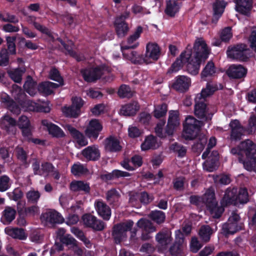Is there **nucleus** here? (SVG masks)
I'll return each mask as SVG.
<instances>
[{
	"label": "nucleus",
	"mask_w": 256,
	"mask_h": 256,
	"mask_svg": "<svg viewBox=\"0 0 256 256\" xmlns=\"http://www.w3.org/2000/svg\"><path fill=\"white\" fill-rule=\"evenodd\" d=\"M210 53V48L204 39L198 38L194 44V52L190 48H187L172 64L170 70L172 72H176L186 65L188 73L196 75L199 72L200 64L208 58Z\"/></svg>",
	"instance_id": "nucleus-1"
},
{
	"label": "nucleus",
	"mask_w": 256,
	"mask_h": 256,
	"mask_svg": "<svg viewBox=\"0 0 256 256\" xmlns=\"http://www.w3.org/2000/svg\"><path fill=\"white\" fill-rule=\"evenodd\" d=\"M233 154H238L239 161L248 170L256 172V145L247 140L240 143L238 148L231 150Z\"/></svg>",
	"instance_id": "nucleus-2"
},
{
	"label": "nucleus",
	"mask_w": 256,
	"mask_h": 256,
	"mask_svg": "<svg viewBox=\"0 0 256 256\" xmlns=\"http://www.w3.org/2000/svg\"><path fill=\"white\" fill-rule=\"evenodd\" d=\"M218 88L213 84L208 82L206 88L198 94L195 98V114L200 118L205 120L212 118V114L209 112L205 104L206 98L212 95Z\"/></svg>",
	"instance_id": "nucleus-3"
},
{
	"label": "nucleus",
	"mask_w": 256,
	"mask_h": 256,
	"mask_svg": "<svg viewBox=\"0 0 256 256\" xmlns=\"http://www.w3.org/2000/svg\"><path fill=\"white\" fill-rule=\"evenodd\" d=\"M190 202L196 206H200L202 204H206L211 216L214 218H220L224 210L222 206H218L214 198V190L212 188L206 190L202 198L196 196H191Z\"/></svg>",
	"instance_id": "nucleus-4"
},
{
	"label": "nucleus",
	"mask_w": 256,
	"mask_h": 256,
	"mask_svg": "<svg viewBox=\"0 0 256 256\" xmlns=\"http://www.w3.org/2000/svg\"><path fill=\"white\" fill-rule=\"evenodd\" d=\"M248 200L247 190L245 188L240 189L238 194L236 188H228L225 192L224 195L221 200L222 207L229 204L238 206L239 204L246 203Z\"/></svg>",
	"instance_id": "nucleus-5"
},
{
	"label": "nucleus",
	"mask_w": 256,
	"mask_h": 256,
	"mask_svg": "<svg viewBox=\"0 0 256 256\" xmlns=\"http://www.w3.org/2000/svg\"><path fill=\"white\" fill-rule=\"evenodd\" d=\"M227 55L230 58L245 61L252 56V53L246 45L240 44L229 48L227 50Z\"/></svg>",
	"instance_id": "nucleus-6"
},
{
	"label": "nucleus",
	"mask_w": 256,
	"mask_h": 256,
	"mask_svg": "<svg viewBox=\"0 0 256 256\" xmlns=\"http://www.w3.org/2000/svg\"><path fill=\"white\" fill-rule=\"evenodd\" d=\"M201 122L192 116L186 118L184 124L183 137L186 140H192L198 134L200 128L202 126Z\"/></svg>",
	"instance_id": "nucleus-7"
},
{
	"label": "nucleus",
	"mask_w": 256,
	"mask_h": 256,
	"mask_svg": "<svg viewBox=\"0 0 256 256\" xmlns=\"http://www.w3.org/2000/svg\"><path fill=\"white\" fill-rule=\"evenodd\" d=\"M134 222L128 221L115 226L114 227L112 236L116 243L119 244L126 237V232L132 227Z\"/></svg>",
	"instance_id": "nucleus-8"
},
{
	"label": "nucleus",
	"mask_w": 256,
	"mask_h": 256,
	"mask_svg": "<svg viewBox=\"0 0 256 256\" xmlns=\"http://www.w3.org/2000/svg\"><path fill=\"white\" fill-rule=\"evenodd\" d=\"M175 235L176 241L170 248V252L174 256H184V251L186 245L184 242V234L180 230H177Z\"/></svg>",
	"instance_id": "nucleus-9"
},
{
	"label": "nucleus",
	"mask_w": 256,
	"mask_h": 256,
	"mask_svg": "<svg viewBox=\"0 0 256 256\" xmlns=\"http://www.w3.org/2000/svg\"><path fill=\"white\" fill-rule=\"evenodd\" d=\"M242 224L240 222L239 216L233 212L230 216L228 222L222 226V230L226 234H233L240 230Z\"/></svg>",
	"instance_id": "nucleus-10"
},
{
	"label": "nucleus",
	"mask_w": 256,
	"mask_h": 256,
	"mask_svg": "<svg viewBox=\"0 0 256 256\" xmlns=\"http://www.w3.org/2000/svg\"><path fill=\"white\" fill-rule=\"evenodd\" d=\"M19 104L24 110L26 111L48 112L50 110L49 104L47 102H42V104H39L32 100H26V98Z\"/></svg>",
	"instance_id": "nucleus-11"
},
{
	"label": "nucleus",
	"mask_w": 256,
	"mask_h": 256,
	"mask_svg": "<svg viewBox=\"0 0 256 256\" xmlns=\"http://www.w3.org/2000/svg\"><path fill=\"white\" fill-rule=\"evenodd\" d=\"M160 55L159 46L155 42H148L146 47V52L143 60L146 63H150L158 59Z\"/></svg>",
	"instance_id": "nucleus-12"
},
{
	"label": "nucleus",
	"mask_w": 256,
	"mask_h": 256,
	"mask_svg": "<svg viewBox=\"0 0 256 256\" xmlns=\"http://www.w3.org/2000/svg\"><path fill=\"white\" fill-rule=\"evenodd\" d=\"M104 68H86L81 70L84 80L88 82H92L99 79L105 74Z\"/></svg>",
	"instance_id": "nucleus-13"
},
{
	"label": "nucleus",
	"mask_w": 256,
	"mask_h": 256,
	"mask_svg": "<svg viewBox=\"0 0 256 256\" xmlns=\"http://www.w3.org/2000/svg\"><path fill=\"white\" fill-rule=\"evenodd\" d=\"M130 15L128 12H124L121 16H118L114 22V26L118 36L119 37L124 36L128 30V27L124 20Z\"/></svg>",
	"instance_id": "nucleus-14"
},
{
	"label": "nucleus",
	"mask_w": 256,
	"mask_h": 256,
	"mask_svg": "<svg viewBox=\"0 0 256 256\" xmlns=\"http://www.w3.org/2000/svg\"><path fill=\"white\" fill-rule=\"evenodd\" d=\"M41 220L46 224H62L64 221L62 216L55 210H50L41 216Z\"/></svg>",
	"instance_id": "nucleus-15"
},
{
	"label": "nucleus",
	"mask_w": 256,
	"mask_h": 256,
	"mask_svg": "<svg viewBox=\"0 0 256 256\" xmlns=\"http://www.w3.org/2000/svg\"><path fill=\"white\" fill-rule=\"evenodd\" d=\"M82 220L86 226L96 230H102L104 228V224L103 222L98 220L96 216L90 214H84L82 217Z\"/></svg>",
	"instance_id": "nucleus-16"
},
{
	"label": "nucleus",
	"mask_w": 256,
	"mask_h": 256,
	"mask_svg": "<svg viewBox=\"0 0 256 256\" xmlns=\"http://www.w3.org/2000/svg\"><path fill=\"white\" fill-rule=\"evenodd\" d=\"M179 125L180 118L178 112L176 110L170 111L168 122L166 128V133L167 135H172Z\"/></svg>",
	"instance_id": "nucleus-17"
},
{
	"label": "nucleus",
	"mask_w": 256,
	"mask_h": 256,
	"mask_svg": "<svg viewBox=\"0 0 256 256\" xmlns=\"http://www.w3.org/2000/svg\"><path fill=\"white\" fill-rule=\"evenodd\" d=\"M62 126L65 130H68L70 132L71 136L74 138L76 146L82 147L88 144V140L83 134L77 130L75 128L68 124H63Z\"/></svg>",
	"instance_id": "nucleus-18"
},
{
	"label": "nucleus",
	"mask_w": 256,
	"mask_h": 256,
	"mask_svg": "<svg viewBox=\"0 0 256 256\" xmlns=\"http://www.w3.org/2000/svg\"><path fill=\"white\" fill-rule=\"evenodd\" d=\"M191 84L190 78L186 76H176L172 84V88L180 92L186 91Z\"/></svg>",
	"instance_id": "nucleus-19"
},
{
	"label": "nucleus",
	"mask_w": 256,
	"mask_h": 256,
	"mask_svg": "<svg viewBox=\"0 0 256 256\" xmlns=\"http://www.w3.org/2000/svg\"><path fill=\"white\" fill-rule=\"evenodd\" d=\"M102 129V124L99 120L96 119H92L90 121L85 132L88 137L96 139Z\"/></svg>",
	"instance_id": "nucleus-20"
},
{
	"label": "nucleus",
	"mask_w": 256,
	"mask_h": 256,
	"mask_svg": "<svg viewBox=\"0 0 256 256\" xmlns=\"http://www.w3.org/2000/svg\"><path fill=\"white\" fill-rule=\"evenodd\" d=\"M0 101L2 104L14 114H18L20 113V109L18 105L12 100L8 95L6 92L0 93Z\"/></svg>",
	"instance_id": "nucleus-21"
},
{
	"label": "nucleus",
	"mask_w": 256,
	"mask_h": 256,
	"mask_svg": "<svg viewBox=\"0 0 256 256\" xmlns=\"http://www.w3.org/2000/svg\"><path fill=\"white\" fill-rule=\"evenodd\" d=\"M207 160L203 164L204 170L211 172L216 170L218 166V154L217 151H212L208 155Z\"/></svg>",
	"instance_id": "nucleus-22"
},
{
	"label": "nucleus",
	"mask_w": 256,
	"mask_h": 256,
	"mask_svg": "<svg viewBox=\"0 0 256 256\" xmlns=\"http://www.w3.org/2000/svg\"><path fill=\"white\" fill-rule=\"evenodd\" d=\"M142 32V28L139 26L137 27L134 33L130 36L127 40V44H122L121 46V50L134 48L137 47L139 43L137 40L140 38Z\"/></svg>",
	"instance_id": "nucleus-23"
},
{
	"label": "nucleus",
	"mask_w": 256,
	"mask_h": 256,
	"mask_svg": "<svg viewBox=\"0 0 256 256\" xmlns=\"http://www.w3.org/2000/svg\"><path fill=\"white\" fill-rule=\"evenodd\" d=\"M226 74L232 78L238 79L246 76V70L240 64H232L228 69Z\"/></svg>",
	"instance_id": "nucleus-24"
},
{
	"label": "nucleus",
	"mask_w": 256,
	"mask_h": 256,
	"mask_svg": "<svg viewBox=\"0 0 256 256\" xmlns=\"http://www.w3.org/2000/svg\"><path fill=\"white\" fill-rule=\"evenodd\" d=\"M94 207L98 215L104 220H108L111 216L110 207L102 200H96L94 202Z\"/></svg>",
	"instance_id": "nucleus-25"
},
{
	"label": "nucleus",
	"mask_w": 256,
	"mask_h": 256,
	"mask_svg": "<svg viewBox=\"0 0 256 256\" xmlns=\"http://www.w3.org/2000/svg\"><path fill=\"white\" fill-rule=\"evenodd\" d=\"M232 129L230 138L232 140H240L244 132V128L240 125L238 120H232L230 124Z\"/></svg>",
	"instance_id": "nucleus-26"
},
{
	"label": "nucleus",
	"mask_w": 256,
	"mask_h": 256,
	"mask_svg": "<svg viewBox=\"0 0 256 256\" xmlns=\"http://www.w3.org/2000/svg\"><path fill=\"white\" fill-rule=\"evenodd\" d=\"M42 123L48 130L49 133L54 136L60 138L64 136V132L58 126L49 122L46 120H42Z\"/></svg>",
	"instance_id": "nucleus-27"
},
{
	"label": "nucleus",
	"mask_w": 256,
	"mask_h": 256,
	"mask_svg": "<svg viewBox=\"0 0 256 256\" xmlns=\"http://www.w3.org/2000/svg\"><path fill=\"white\" fill-rule=\"evenodd\" d=\"M5 233L15 239L20 240H26L28 237V234L25 230L22 228H6L4 230Z\"/></svg>",
	"instance_id": "nucleus-28"
},
{
	"label": "nucleus",
	"mask_w": 256,
	"mask_h": 256,
	"mask_svg": "<svg viewBox=\"0 0 256 256\" xmlns=\"http://www.w3.org/2000/svg\"><path fill=\"white\" fill-rule=\"evenodd\" d=\"M16 124V120L8 115L4 116L0 120V127L8 132H13Z\"/></svg>",
	"instance_id": "nucleus-29"
},
{
	"label": "nucleus",
	"mask_w": 256,
	"mask_h": 256,
	"mask_svg": "<svg viewBox=\"0 0 256 256\" xmlns=\"http://www.w3.org/2000/svg\"><path fill=\"white\" fill-rule=\"evenodd\" d=\"M236 11L245 15H248L252 8V0H235Z\"/></svg>",
	"instance_id": "nucleus-30"
},
{
	"label": "nucleus",
	"mask_w": 256,
	"mask_h": 256,
	"mask_svg": "<svg viewBox=\"0 0 256 256\" xmlns=\"http://www.w3.org/2000/svg\"><path fill=\"white\" fill-rule=\"evenodd\" d=\"M84 156L88 160H96L100 157V152L96 146H89L82 151Z\"/></svg>",
	"instance_id": "nucleus-31"
},
{
	"label": "nucleus",
	"mask_w": 256,
	"mask_h": 256,
	"mask_svg": "<svg viewBox=\"0 0 256 256\" xmlns=\"http://www.w3.org/2000/svg\"><path fill=\"white\" fill-rule=\"evenodd\" d=\"M181 6L180 0H169L166 2L165 12L170 16H174L179 11Z\"/></svg>",
	"instance_id": "nucleus-32"
},
{
	"label": "nucleus",
	"mask_w": 256,
	"mask_h": 256,
	"mask_svg": "<svg viewBox=\"0 0 256 256\" xmlns=\"http://www.w3.org/2000/svg\"><path fill=\"white\" fill-rule=\"evenodd\" d=\"M139 110V106L136 102L124 104L122 106L120 113L125 116H131L135 114Z\"/></svg>",
	"instance_id": "nucleus-33"
},
{
	"label": "nucleus",
	"mask_w": 256,
	"mask_h": 256,
	"mask_svg": "<svg viewBox=\"0 0 256 256\" xmlns=\"http://www.w3.org/2000/svg\"><path fill=\"white\" fill-rule=\"evenodd\" d=\"M217 72L218 70L215 66L214 63L212 61H210L203 68L200 74L201 78L204 80H206V78L214 76Z\"/></svg>",
	"instance_id": "nucleus-34"
},
{
	"label": "nucleus",
	"mask_w": 256,
	"mask_h": 256,
	"mask_svg": "<svg viewBox=\"0 0 256 256\" xmlns=\"http://www.w3.org/2000/svg\"><path fill=\"white\" fill-rule=\"evenodd\" d=\"M18 124L19 128L22 129L23 136L28 138L31 135V130L28 118L24 116H21L19 118Z\"/></svg>",
	"instance_id": "nucleus-35"
},
{
	"label": "nucleus",
	"mask_w": 256,
	"mask_h": 256,
	"mask_svg": "<svg viewBox=\"0 0 256 256\" xmlns=\"http://www.w3.org/2000/svg\"><path fill=\"white\" fill-rule=\"evenodd\" d=\"M105 148L110 152H117L121 150L119 140L114 136H110L105 140Z\"/></svg>",
	"instance_id": "nucleus-36"
},
{
	"label": "nucleus",
	"mask_w": 256,
	"mask_h": 256,
	"mask_svg": "<svg viewBox=\"0 0 256 256\" xmlns=\"http://www.w3.org/2000/svg\"><path fill=\"white\" fill-rule=\"evenodd\" d=\"M160 146V142H158L156 137L149 136L146 138L144 142L142 144L141 148L142 150H147L150 149L156 148Z\"/></svg>",
	"instance_id": "nucleus-37"
},
{
	"label": "nucleus",
	"mask_w": 256,
	"mask_h": 256,
	"mask_svg": "<svg viewBox=\"0 0 256 256\" xmlns=\"http://www.w3.org/2000/svg\"><path fill=\"white\" fill-rule=\"evenodd\" d=\"M59 87V84L50 82H46L40 84L38 87V91L44 95L52 94L54 90Z\"/></svg>",
	"instance_id": "nucleus-38"
},
{
	"label": "nucleus",
	"mask_w": 256,
	"mask_h": 256,
	"mask_svg": "<svg viewBox=\"0 0 256 256\" xmlns=\"http://www.w3.org/2000/svg\"><path fill=\"white\" fill-rule=\"evenodd\" d=\"M156 239L160 246L165 248L172 241L171 232L168 230L160 232L156 235Z\"/></svg>",
	"instance_id": "nucleus-39"
},
{
	"label": "nucleus",
	"mask_w": 256,
	"mask_h": 256,
	"mask_svg": "<svg viewBox=\"0 0 256 256\" xmlns=\"http://www.w3.org/2000/svg\"><path fill=\"white\" fill-rule=\"evenodd\" d=\"M226 3L223 1H218L213 5L214 17L212 22L216 23L224 12Z\"/></svg>",
	"instance_id": "nucleus-40"
},
{
	"label": "nucleus",
	"mask_w": 256,
	"mask_h": 256,
	"mask_svg": "<svg viewBox=\"0 0 256 256\" xmlns=\"http://www.w3.org/2000/svg\"><path fill=\"white\" fill-rule=\"evenodd\" d=\"M124 58L130 61L134 64L140 63L142 61V58L140 54L134 50H130L129 49L121 50Z\"/></svg>",
	"instance_id": "nucleus-41"
},
{
	"label": "nucleus",
	"mask_w": 256,
	"mask_h": 256,
	"mask_svg": "<svg viewBox=\"0 0 256 256\" xmlns=\"http://www.w3.org/2000/svg\"><path fill=\"white\" fill-rule=\"evenodd\" d=\"M70 188L72 191H84V192H88L90 190L89 184L82 181H72L70 185Z\"/></svg>",
	"instance_id": "nucleus-42"
},
{
	"label": "nucleus",
	"mask_w": 256,
	"mask_h": 256,
	"mask_svg": "<svg viewBox=\"0 0 256 256\" xmlns=\"http://www.w3.org/2000/svg\"><path fill=\"white\" fill-rule=\"evenodd\" d=\"M137 226L144 232L148 234L156 231V228L148 220L141 218L137 222Z\"/></svg>",
	"instance_id": "nucleus-43"
},
{
	"label": "nucleus",
	"mask_w": 256,
	"mask_h": 256,
	"mask_svg": "<svg viewBox=\"0 0 256 256\" xmlns=\"http://www.w3.org/2000/svg\"><path fill=\"white\" fill-rule=\"evenodd\" d=\"M24 72V68H20L10 70L8 72L10 78L14 82L18 83L21 82L22 76Z\"/></svg>",
	"instance_id": "nucleus-44"
},
{
	"label": "nucleus",
	"mask_w": 256,
	"mask_h": 256,
	"mask_svg": "<svg viewBox=\"0 0 256 256\" xmlns=\"http://www.w3.org/2000/svg\"><path fill=\"white\" fill-rule=\"evenodd\" d=\"M12 94L17 102L20 104L26 98V94L18 85L14 84L12 88Z\"/></svg>",
	"instance_id": "nucleus-45"
},
{
	"label": "nucleus",
	"mask_w": 256,
	"mask_h": 256,
	"mask_svg": "<svg viewBox=\"0 0 256 256\" xmlns=\"http://www.w3.org/2000/svg\"><path fill=\"white\" fill-rule=\"evenodd\" d=\"M16 210L14 208L11 206H6L3 212V218L6 222L10 223L15 218Z\"/></svg>",
	"instance_id": "nucleus-46"
},
{
	"label": "nucleus",
	"mask_w": 256,
	"mask_h": 256,
	"mask_svg": "<svg viewBox=\"0 0 256 256\" xmlns=\"http://www.w3.org/2000/svg\"><path fill=\"white\" fill-rule=\"evenodd\" d=\"M36 84L30 77H28L24 85V90L30 96H34L36 93Z\"/></svg>",
	"instance_id": "nucleus-47"
},
{
	"label": "nucleus",
	"mask_w": 256,
	"mask_h": 256,
	"mask_svg": "<svg viewBox=\"0 0 256 256\" xmlns=\"http://www.w3.org/2000/svg\"><path fill=\"white\" fill-rule=\"evenodd\" d=\"M60 42L64 48L68 51V53L72 56L74 57L76 60L78 61H80L83 60L82 56H78V54L74 50V44L71 40L68 42V44L64 42L62 40Z\"/></svg>",
	"instance_id": "nucleus-48"
},
{
	"label": "nucleus",
	"mask_w": 256,
	"mask_h": 256,
	"mask_svg": "<svg viewBox=\"0 0 256 256\" xmlns=\"http://www.w3.org/2000/svg\"><path fill=\"white\" fill-rule=\"evenodd\" d=\"M130 176V173L118 170H114L111 173L102 176L103 178L106 180H112L120 177H127Z\"/></svg>",
	"instance_id": "nucleus-49"
},
{
	"label": "nucleus",
	"mask_w": 256,
	"mask_h": 256,
	"mask_svg": "<svg viewBox=\"0 0 256 256\" xmlns=\"http://www.w3.org/2000/svg\"><path fill=\"white\" fill-rule=\"evenodd\" d=\"M212 230L208 226H203L199 231V235L201 239L204 242H207L210 240Z\"/></svg>",
	"instance_id": "nucleus-50"
},
{
	"label": "nucleus",
	"mask_w": 256,
	"mask_h": 256,
	"mask_svg": "<svg viewBox=\"0 0 256 256\" xmlns=\"http://www.w3.org/2000/svg\"><path fill=\"white\" fill-rule=\"evenodd\" d=\"M12 183V180L6 175L0 177V191L5 192L8 190Z\"/></svg>",
	"instance_id": "nucleus-51"
},
{
	"label": "nucleus",
	"mask_w": 256,
	"mask_h": 256,
	"mask_svg": "<svg viewBox=\"0 0 256 256\" xmlns=\"http://www.w3.org/2000/svg\"><path fill=\"white\" fill-rule=\"evenodd\" d=\"M120 198L119 192L115 189H111L108 191L106 196V200L112 204L118 201Z\"/></svg>",
	"instance_id": "nucleus-52"
},
{
	"label": "nucleus",
	"mask_w": 256,
	"mask_h": 256,
	"mask_svg": "<svg viewBox=\"0 0 256 256\" xmlns=\"http://www.w3.org/2000/svg\"><path fill=\"white\" fill-rule=\"evenodd\" d=\"M118 95L120 98H130L133 95V92L130 88L126 85L120 86L118 92Z\"/></svg>",
	"instance_id": "nucleus-53"
},
{
	"label": "nucleus",
	"mask_w": 256,
	"mask_h": 256,
	"mask_svg": "<svg viewBox=\"0 0 256 256\" xmlns=\"http://www.w3.org/2000/svg\"><path fill=\"white\" fill-rule=\"evenodd\" d=\"M62 112L66 116L70 117H76L80 113L78 108H76L73 106H64L62 108Z\"/></svg>",
	"instance_id": "nucleus-54"
},
{
	"label": "nucleus",
	"mask_w": 256,
	"mask_h": 256,
	"mask_svg": "<svg viewBox=\"0 0 256 256\" xmlns=\"http://www.w3.org/2000/svg\"><path fill=\"white\" fill-rule=\"evenodd\" d=\"M167 112V106L162 104L155 106L154 116L156 118H160L164 116Z\"/></svg>",
	"instance_id": "nucleus-55"
},
{
	"label": "nucleus",
	"mask_w": 256,
	"mask_h": 256,
	"mask_svg": "<svg viewBox=\"0 0 256 256\" xmlns=\"http://www.w3.org/2000/svg\"><path fill=\"white\" fill-rule=\"evenodd\" d=\"M86 168L81 164H74L71 168V172L74 176H80L86 172Z\"/></svg>",
	"instance_id": "nucleus-56"
},
{
	"label": "nucleus",
	"mask_w": 256,
	"mask_h": 256,
	"mask_svg": "<svg viewBox=\"0 0 256 256\" xmlns=\"http://www.w3.org/2000/svg\"><path fill=\"white\" fill-rule=\"evenodd\" d=\"M49 76L51 80L58 82L59 86L64 84L63 79L56 69L52 68L50 72Z\"/></svg>",
	"instance_id": "nucleus-57"
},
{
	"label": "nucleus",
	"mask_w": 256,
	"mask_h": 256,
	"mask_svg": "<svg viewBox=\"0 0 256 256\" xmlns=\"http://www.w3.org/2000/svg\"><path fill=\"white\" fill-rule=\"evenodd\" d=\"M15 151L18 159L22 164L26 166L28 164L26 162V154L23 148L20 146H18Z\"/></svg>",
	"instance_id": "nucleus-58"
},
{
	"label": "nucleus",
	"mask_w": 256,
	"mask_h": 256,
	"mask_svg": "<svg viewBox=\"0 0 256 256\" xmlns=\"http://www.w3.org/2000/svg\"><path fill=\"white\" fill-rule=\"evenodd\" d=\"M150 216L152 220L158 224H160L164 222L165 219V215L164 212L160 210L152 212Z\"/></svg>",
	"instance_id": "nucleus-59"
},
{
	"label": "nucleus",
	"mask_w": 256,
	"mask_h": 256,
	"mask_svg": "<svg viewBox=\"0 0 256 256\" xmlns=\"http://www.w3.org/2000/svg\"><path fill=\"white\" fill-rule=\"evenodd\" d=\"M61 242L70 248H72L76 244V240L70 234H66L61 238Z\"/></svg>",
	"instance_id": "nucleus-60"
},
{
	"label": "nucleus",
	"mask_w": 256,
	"mask_h": 256,
	"mask_svg": "<svg viewBox=\"0 0 256 256\" xmlns=\"http://www.w3.org/2000/svg\"><path fill=\"white\" fill-rule=\"evenodd\" d=\"M34 20H35V18H34L32 16H30L28 19V22L29 23H32L34 26V28L40 32L42 33L45 34H50V31L45 26L41 25L40 24L36 22Z\"/></svg>",
	"instance_id": "nucleus-61"
},
{
	"label": "nucleus",
	"mask_w": 256,
	"mask_h": 256,
	"mask_svg": "<svg viewBox=\"0 0 256 256\" xmlns=\"http://www.w3.org/2000/svg\"><path fill=\"white\" fill-rule=\"evenodd\" d=\"M207 142V138L204 136H201L199 142L194 144L192 149L194 151L200 152L204 148Z\"/></svg>",
	"instance_id": "nucleus-62"
},
{
	"label": "nucleus",
	"mask_w": 256,
	"mask_h": 256,
	"mask_svg": "<svg viewBox=\"0 0 256 256\" xmlns=\"http://www.w3.org/2000/svg\"><path fill=\"white\" fill-rule=\"evenodd\" d=\"M40 194L38 190H31L26 193V198L28 202H36L40 197Z\"/></svg>",
	"instance_id": "nucleus-63"
},
{
	"label": "nucleus",
	"mask_w": 256,
	"mask_h": 256,
	"mask_svg": "<svg viewBox=\"0 0 256 256\" xmlns=\"http://www.w3.org/2000/svg\"><path fill=\"white\" fill-rule=\"evenodd\" d=\"M170 150L177 152L179 156L182 157L186 153V148L184 146L176 143L172 144L170 146Z\"/></svg>",
	"instance_id": "nucleus-64"
}]
</instances>
